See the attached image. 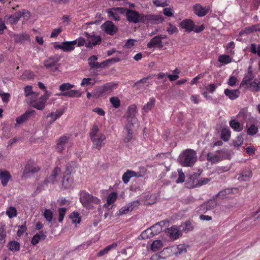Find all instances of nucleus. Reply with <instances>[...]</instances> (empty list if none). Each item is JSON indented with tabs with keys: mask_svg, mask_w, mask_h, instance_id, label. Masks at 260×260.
<instances>
[{
	"mask_svg": "<svg viewBox=\"0 0 260 260\" xmlns=\"http://www.w3.org/2000/svg\"><path fill=\"white\" fill-rule=\"evenodd\" d=\"M178 160L183 167H192L197 160V153L192 149H187L180 154Z\"/></svg>",
	"mask_w": 260,
	"mask_h": 260,
	"instance_id": "nucleus-1",
	"label": "nucleus"
},
{
	"mask_svg": "<svg viewBox=\"0 0 260 260\" xmlns=\"http://www.w3.org/2000/svg\"><path fill=\"white\" fill-rule=\"evenodd\" d=\"M89 135L93 146L100 150L104 144V141L106 140L105 135L100 132V129L96 124L92 126Z\"/></svg>",
	"mask_w": 260,
	"mask_h": 260,
	"instance_id": "nucleus-2",
	"label": "nucleus"
},
{
	"mask_svg": "<svg viewBox=\"0 0 260 260\" xmlns=\"http://www.w3.org/2000/svg\"><path fill=\"white\" fill-rule=\"evenodd\" d=\"M80 201L82 206L88 210L94 208V205H99L101 200L92 196L85 190H82L79 193Z\"/></svg>",
	"mask_w": 260,
	"mask_h": 260,
	"instance_id": "nucleus-3",
	"label": "nucleus"
},
{
	"mask_svg": "<svg viewBox=\"0 0 260 260\" xmlns=\"http://www.w3.org/2000/svg\"><path fill=\"white\" fill-rule=\"evenodd\" d=\"M117 85L113 82H109L95 87L92 91L93 97L98 99L111 93L116 88Z\"/></svg>",
	"mask_w": 260,
	"mask_h": 260,
	"instance_id": "nucleus-4",
	"label": "nucleus"
},
{
	"mask_svg": "<svg viewBox=\"0 0 260 260\" xmlns=\"http://www.w3.org/2000/svg\"><path fill=\"white\" fill-rule=\"evenodd\" d=\"M51 92L50 91L45 90V93L42 95L38 99L31 101V106L37 110H43L46 106L47 101L51 96Z\"/></svg>",
	"mask_w": 260,
	"mask_h": 260,
	"instance_id": "nucleus-5",
	"label": "nucleus"
},
{
	"mask_svg": "<svg viewBox=\"0 0 260 260\" xmlns=\"http://www.w3.org/2000/svg\"><path fill=\"white\" fill-rule=\"evenodd\" d=\"M126 11L125 16L126 19L129 22L137 23L139 22L144 23V14H140L135 10L124 9Z\"/></svg>",
	"mask_w": 260,
	"mask_h": 260,
	"instance_id": "nucleus-6",
	"label": "nucleus"
},
{
	"mask_svg": "<svg viewBox=\"0 0 260 260\" xmlns=\"http://www.w3.org/2000/svg\"><path fill=\"white\" fill-rule=\"evenodd\" d=\"M40 170V168L36 164L34 160L29 159L27 162L23 171V175H27L29 173H35Z\"/></svg>",
	"mask_w": 260,
	"mask_h": 260,
	"instance_id": "nucleus-7",
	"label": "nucleus"
},
{
	"mask_svg": "<svg viewBox=\"0 0 260 260\" xmlns=\"http://www.w3.org/2000/svg\"><path fill=\"white\" fill-rule=\"evenodd\" d=\"M166 36L165 35H159L152 38L147 43V46L149 48H161L163 45L162 44V39H166Z\"/></svg>",
	"mask_w": 260,
	"mask_h": 260,
	"instance_id": "nucleus-8",
	"label": "nucleus"
},
{
	"mask_svg": "<svg viewBox=\"0 0 260 260\" xmlns=\"http://www.w3.org/2000/svg\"><path fill=\"white\" fill-rule=\"evenodd\" d=\"M71 136V134H65L58 138L56 146L57 152L61 153L64 150L65 145L68 143Z\"/></svg>",
	"mask_w": 260,
	"mask_h": 260,
	"instance_id": "nucleus-9",
	"label": "nucleus"
},
{
	"mask_svg": "<svg viewBox=\"0 0 260 260\" xmlns=\"http://www.w3.org/2000/svg\"><path fill=\"white\" fill-rule=\"evenodd\" d=\"M136 109L137 107L135 105H132L128 107L126 114L127 123H130V124H132L136 123L137 122V119L136 117Z\"/></svg>",
	"mask_w": 260,
	"mask_h": 260,
	"instance_id": "nucleus-10",
	"label": "nucleus"
},
{
	"mask_svg": "<svg viewBox=\"0 0 260 260\" xmlns=\"http://www.w3.org/2000/svg\"><path fill=\"white\" fill-rule=\"evenodd\" d=\"M59 60L60 57H50L48 59L44 60V65L47 69L55 72L58 69L56 65Z\"/></svg>",
	"mask_w": 260,
	"mask_h": 260,
	"instance_id": "nucleus-11",
	"label": "nucleus"
},
{
	"mask_svg": "<svg viewBox=\"0 0 260 260\" xmlns=\"http://www.w3.org/2000/svg\"><path fill=\"white\" fill-rule=\"evenodd\" d=\"M103 30L108 35L113 36L118 31V28L111 21H107L101 26Z\"/></svg>",
	"mask_w": 260,
	"mask_h": 260,
	"instance_id": "nucleus-12",
	"label": "nucleus"
},
{
	"mask_svg": "<svg viewBox=\"0 0 260 260\" xmlns=\"http://www.w3.org/2000/svg\"><path fill=\"white\" fill-rule=\"evenodd\" d=\"M216 199L215 197H214L213 199L210 200L201 205L199 210L200 213H204L208 210L214 209L217 206Z\"/></svg>",
	"mask_w": 260,
	"mask_h": 260,
	"instance_id": "nucleus-13",
	"label": "nucleus"
},
{
	"mask_svg": "<svg viewBox=\"0 0 260 260\" xmlns=\"http://www.w3.org/2000/svg\"><path fill=\"white\" fill-rule=\"evenodd\" d=\"M134 125L130 124V123H126L124 126V129L125 132H124L123 138L124 142L128 143L133 139Z\"/></svg>",
	"mask_w": 260,
	"mask_h": 260,
	"instance_id": "nucleus-14",
	"label": "nucleus"
},
{
	"mask_svg": "<svg viewBox=\"0 0 260 260\" xmlns=\"http://www.w3.org/2000/svg\"><path fill=\"white\" fill-rule=\"evenodd\" d=\"M193 10L198 16L204 17L208 13L210 10V7L209 6L203 7L200 4H196L193 6Z\"/></svg>",
	"mask_w": 260,
	"mask_h": 260,
	"instance_id": "nucleus-15",
	"label": "nucleus"
},
{
	"mask_svg": "<svg viewBox=\"0 0 260 260\" xmlns=\"http://www.w3.org/2000/svg\"><path fill=\"white\" fill-rule=\"evenodd\" d=\"M144 23H147L149 21L154 23H159L164 21V18L162 16L155 14H144Z\"/></svg>",
	"mask_w": 260,
	"mask_h": 260,
	"instance_id": "nucleus-16",
	"label": "nucleus"
},
{
	"mask_svg": "<svg viewBox=\"0 0 260 260\" xmlns=\"http://www.w3.org/2000/svg\"><path fill=\"white\" fill-rule=\"evenodd\" d=\"M169 221L168 220H165L160 221L158 222L150 228L152 230L154 235H157L159 234L162 230H164V227L169 226Z\"/></svg>",
	"mask_w": 260,
	"mask_h": 260,
	"instance_id": "nucleus-17",
	"label": "nucleus"
},
{
	"mask_svg": "<svg viewBox=\"0 0 260 260\" xmlns=\"http://www.w3.org/2000/svg\"><path fill=\"white\" fill-rule=\"evenodd\" d=\"M180 26L185 30L186 32H190L194 30L195 23L193 20L190 19H185L182 20L180 23Z\"/></svg>",
	"mask_w": 260,
	"mask_h": 260,
	"instance_id": "nucleus-18",
	"label": "nucleus"
},
{
	"mask_svg": "<svg viewBox=\"0 0 260 260\" xmlns=\"http://www.w3.org/2000/svg\"><path fill=\"white\" fill-rule=\"evenodd\" d=\"M253 77L252 67L250 66L248 67L247 73L244 75L240 86H246L248 87L249 86V84L252 82Z\"/></svg>",
	"mask_w": 260,
	"mask_h": 260,
	"instance_id": "nucleus-19",
	"label": "nucleus"
},
{
	"mask_svg": "<svg viewBox=\"0 0 260 260\" xmlns=\"http://www.w3.org/2000/svg\"><path fill=\"white\" fill-rule=\"evenodd\" d=\"M35 113V111L34 110L26 111L24 114L16 118V123L15 124V126L17 125L23 123Z\"/></svg>",
	"mask_w": 260,
	"mask_h": 260,
	"instance_id": "nucleus-20",
	"label": "nucleus"
},
{
	"mask_svg": "<svg viewBox=\"0 0 260 260\" xmlns=\"http://www.w3.org/2000/svg\"><path fill=\"white\" fill-rule=\"evenodd\" d=\"M11 179L12 176L8 171L0 169V180L3 186H7Z\"/></svg>",
	"mask_w": 260,
	"mask_h": 260,
	"instance_id": "nucleus-21",
	"label": "nucleus"
},
{
	"mask_svg": "<svg viewBox=\"0 0 260 260\" xmlns=\"http://www.w3.org/2000/svg\"><path fill=\"white\" fill-rule=\"evenodd\" d=\"M167 233L170 238L174 240L178 239L182 235L181 231L176 225H173L170 228L167 229Z\"/></svg>",
	"mask_w": 260,
	"mask_h": 260,
	"instance_id": "nucleus-22",
	"label": "nucleus"
},
{
	"mask_svg": "<svg viewBox=\"0 0 260 260\" xmlns=\"http://www.w3.org/2000/svg\"><path fill=\"white\" fill-rule=\"evenodd\" d=\"M140 205V202L136 200L129 203L127 206L123 207L119 210L121 214H126L128 211L133 210L135 208L138 207Z\"/></svg>",
	"mask_w": 260,
	"mask_h": 260,
	"instance_id": "nucleus-23",
	"label": "nucleus"
},
{
	"mask_svg": "<svg viewBox=\"0 0 260 260\" xmlns=\"http://www.w3.org/2000/svg\"><path fill=\"white\" fill-rule=\"evenodd\" d=\"M118 10L120 11L121 13H123L124 12V8H115L113 9H108L107 11L108 17L111 19H112L116 21H118L120 20L119 15L115 13L114 11Z\"/></svg>",
	"mask_w": 260,
	"mask_h": 260,
	"instance_id": "nucleus-24",
	"label": "nucleus"
},
{
	"mask_svg": "<svg viewBox=\"0 0 260 260\" xmlns=\"http://www.w3.org/2000/svg\"><path fill=\"white\" fill-rule=\"evenodd\" d=\"M134 177H140L141 175L140 174L138 175L137 173L134 171L127 170L123 174L122 179L125 184H127L129 181L130 179Z\"/></svg>",
	"mask_w": 260,
	"mask_h": 260,
	"instance_id": "nucleus-25",
	"label": "nucleus"
},
{
	"mask_svg": "<svg viewBox=\"0 0 260 260\" xmlns=\"http://www.w3.org/2000/svg\"><path fill=\"white\" fill-rule=\"evenodd\" d=\"M77 43V40L72 41H64L62 42V51L65 52H70L75 49V45Z\"/></svg>",
	"mask_w": 260,
	"mask_h": 260,
	"instance_id": "nucleus-26",
	"label": "nucleus"
},
{
	"mask_svg": "<svg viewBox=\"0 0 260 260\" xmlns=\"http://www.w3.org/2000/svg\"><path fill=\"white\" fill-rule=\"evenodd\" d=\"M60 168L58 167H55L54 169L52 174L48 177L47 180V182L54 184L57 181V177L60 174Z\"/></svg>",
	"mask_w": 260,
	"mask_h": 260,
	"instance_id": "nucleus-27",
	"label": "nucleus"
},
{
	"mask_svg": "<svg viewBox=\"0 0 260 260\" xmlns=\"http://www.w3.org/2000/svg\"><path fill=\"white\" fill-rule=\"evenodd\" d=\"M74 183V179L71 175H65L63 176L62 181V186L64 188H70Z\"/></svg>",
	"mask_w": 260,
	"mask_h": 260,
	"instance_id": "nucleus-28",
	"label": "nucleus"
},
{
	"mask_svg": "<svg viewBox=\"0 0 260 260\" xmlns=\"http://www.w3.org/2000/svg\"><path fill=\"white\" fill-rule=\"evenodd\" d=\"M225 95L231 100H234L239 96L240 91L238 89L230 90L225 89L224 91Z\"/></svg>",
	"mask_w": 260,
	"mask_h": 260,
	"instance_id": "nucleus-29",
	"label": "nucleus"
},
{
	"mask_svg": "<svg viewBox=\"0 0 260 260\" xmlns=\"http://www.w3.org/2000/svg\"><path fill=\"white\" fill-rule=\"evenodd\" d=\"M56 95L58 96H65L70 98H74L80 97L81 96V93L80 91L77 90L71 89L69 91L64 92L58 93Z\"/></svg>",
	"mask_w": 260,
	"mask_h": 260,
	"instance_id": "nucleus-30",
	"label": "nucleus"
},
{
	"mask_svg": "<svg viewBox=\"0 0 260 260\" xmlns=\"http://www.w3.org/2000/svg\"><path fill=\"white\" fill-rule=\"evenodd\" d=\"M29 36L28 35L22 33L14 36V41L17 43H23L26 41H29Z\"/></svg>",
	"mask_w": 260,
	"mask_h": 260,
	"instance_id": "nucleus-31",
	"label": "nucleus"
},
{
	"mask_svg": "<svg viewBox=\"0 0 260 260\" xmlns=\"http://www.w3.org/2000/svg\"><path fill=\"white\" fill-rule=\"evenodd\" d=\"M98 59V57L95 55L91 56L88 59V64L91 69H100L102 68V64L95 61Z\"/></svg>",
	"mask_w": 260,
	"mask_h": 260,
	"instance_id": "nucleus-32",
	"label": "nucleus"
},
{
	"mask_svg": "<svg viewBox=\"0 0 260 260\" xmlns=\"http://www.w3.org/2000/svg\"><path fill=\"white\" fill-rule=\"evenodd\" d=\"M248 88H253V90L255 92L260 91V75H258L256 78L254 79L253 82L249 84Z\"/></svg>",
	"mask_w": 260,
	"mask_h": 260,
	"instance_id": "nucleus-33",
	"label": "nucleus"
},
{
	"mask_svg": "<svg viewBox=\"0 0 260 260\" xmlns=\"http://www.w3.org/2000/svg\"><path fill=\"white\" fill-rule=\"evenodd\" d=\"M252 177V172L249 170L242 171L239 177V180L246 181Z\"/></svg>",
	"mask_w": 260,
	"mask_h": 260,
	"instance_id": "nucleus-34",
	"label": "nucleus"
},
{
	"mask_svg": "<svg viewBox=\"0 0 260 260\" xmlns=\"http://www.w3.org/2000/svg\"><path fill=\"white\" fill-rule=\"evenodd\" d=\"M21 18V14L18 12H16L13 15H12L7 19V22H9L12 24H16Z\"/></svg>",
	"mask_w": 260,
	"mask_h": 260,
	"instance_id": "nucleus-35",
	"label": "nucleus"
},
{
	"mask_svg": "<svg viewBox=\"0 0 260 260\" xmlns=\"http://www.w3.org/2000/svg\"><path fill=\"white\" fill-rule=\"evenodd\" d=\"M207 159L212 163L215 164L221 160L219 155L214 154L212 152H209L207 154Z\"/></svg>",
	"mask_w": 260,
	"mask_h": 260,
	"instance_id": "nucleus-36",
	"label": "nucleus"
},
{
	"mask_svg": "<svg viewBox=\"0 0 260 260\" xmlns=\"http://www.w3.org/2000/svg\"><path fill=\"white\" fill-rule=\"evenodd\" d=\"M86 34L88 36L89 40L92 42V45L95 46L101 43L102 39L100 36H90L87 32H86Z\"/></svg>",
	"mask_w": 260,
	"mask_h": 260,
	"instance_id": "nucleus-37",
	"label": "nucleus"
},
{
	"mask_svg": "<svg viewBox=\"0 0 260 260\" xmlns=\"http://www.w3.org/2000/svg\"><path fill=\"white\" fill-rule=\"evenodd\" d=\"M232 193V189L226 188L219 191L215 197V198H220L221 199L225 198L228 195Z\"/></svg>",
	"mask_w": 260,
	"mask_h": 260,
	"instance_id": "nucleus-38",
	"label": "nucleus"
},
{
	"mask_svg": "<svg viewBox=\"0 0 260 260\" xmlns=\"http://www.w3.org/2000/svg\"><path fill=\"white\" fill-rule=\"evenodd\" d=\"M218 61L226 64L231 63L232 61V58L229 55L222 54L218 56Z\"/></svg>",
	"mask_w": 260,
	"mask_h": 260,
	"instance_id": "nucleus-39",
	"label": "nucleus"
},
{
	"mask_svg": "<svg viewBox=\"0 0 260 260\" xmlns=\"http://www.w3.org/2000/svg\"><path fill=\"white\" fill-rule=\"evenodd\" d=\"M154 235L151 228H148L143 232L140 235V237L142 239H147L153 237Z\"/></svg>",
	"mask_w": 260,
	"mask_h": 260,
	"instance_id": "nucleus-40",
	"label": "nucleus"
},
{
	"mask_svg": "<svg viewBox=\"0 0 260 260\" xmlns=\"http://www.w3.org/2000/svg\"><path fill=\"white\" fill-rule=\"evenodd\" d=\"M9 249L12 251H18L20 249V244L18 242L13 241L10 242L8 244Z\"/></svg>",
	"mask_w": 260,
	"mask_h": 260,
	"instance_id": "nucleus-41",
	"label": "nucleus"
},
{
	"mask_svg": "<svg viewBox=\"0 0 260 260\" xmlns=\"http://www.w3.org/2000/svg\"><path fill=\"white\" fill-rule=\"evenodd\" d=\"M63 113V111L62 110H57L55 112H51L48 116L47 117H51L52 120L50 122L51 123H52L54 122L57 119L60 117Z\"/></svg>",
	"mask_w": 260,
	"mask_h": 260,
	"instance_id": "nucleus-42",
	"label": "nucleus"
},
{
	"mask_svg": "<svg viewBox=\"0 0 260 260\" xmlns=\"http://www.w3.org/2000/svg\"><path fill=\"white\" fill-rule=\"evenodd\" d=\"M155 100L154 98L152 97L149 99V101L143 107V110L146 112H148L150 111L153 106L155 104Z\"/></svg>",
	"mask_w": 260,
	"mask_h": 260,
	"instance_id": "nucleus-43",
	"label": "nucleus"
},
{
	"mask_svg": "<svg viewBox=\"0 0 260 260\" xmlns=\"http://www.w3.org/2000/svg\"><path fill=\"white\" fill-rule=\"evenodd\" d=\"M43 215L47 221L50 222L53 219V212L50 209H45L43 212Z\"/></svg>",
	"mask_w": 260,
	"mask_h": 260,
	"instance_id": "nucleus-44",
	"label": "nucleus"
},
{
	"mask_svg": "<svg viewBox=\"0 0 260 260\" xmlns=\"http://www.w3.org/2000/svg\"><path fill=\"white\" fill-rule=\"evenodd\" d=\"M162 247V242L160 240L154 241L151 245V249L153 251H156Z\"/></svg>",
	"mask_w": 260,
	"mask_h": 260,
	"instance_id": "nucleus-45",
	"label": "nucleus"
},
{
	"mask_svg": "<svg viewBox=\"0 0 260 260\" xmlns=\"http://www.w3.org/2000/svg\"><path fill=\"white\" fill-rule=\"evenodd\" d=\"M231 136V132L230 130L226 128L222 129L221 132V138L224 141H227L229 140Z\"/></svg>",
	"mask_w": 260,
	"mask_h": 260,
	"instance_id": "nucleus-46",
	"label": "nucleus"
},
{
	"mask_svg": "<svg viewBox=\"0 0 260 260\" xmlns=\"http://www.w3.org/2000/svg\"><path fill=\"white\" fill-rule=\"evenodd\" d=\"M6 215L9 218L16 217L17 215V210L14 207H9L6 211Z\"/></svg>",
	"mask_w": 260,
	"mask_h": 260,
	"instance_id": "nucleus-47",
	"label": "nucleus"
},
{
	"mask_svg": "<svg viewBox=\"0 0 260 260\" xmlns=\"http://www.w3.org/2000/svg\"><path fill=\"white\" fill-rule=\"evenodd\" d=\"M47 236L42 235L40 236L38 234L35 235L31 240V243L32 245H36L41 240H45Z\"/></svg>",
	"mask_w": 260,
	"mask_h": 260,
	"instance_id": "nucleus-48",
	"label": "nucleus"
},
{
	"mask_svg": "<svg viewBox=\"0 0 260 260\" xmlns=\"http://www.w3.org/2000/svg\"><path fill=\"white\" fill-rule=\"evenodd\" d=\"M117 198V193L116 192H111L107 198V203L108 205H110L114 203Z\"/></svg>",
	"mask_w": 260,
	"mask_h": 260,
	"instance_id": "nucleus-49",
	"label": "nucleus"
},
{
	"mask_svg": "<svg viewBox=\"0 0 260 260\" xmlns=\"http://www.w3.org/2000/svg\"><path fill=\"white\" fill-rule=\"evenodd\" d=\"M120 60V58L118 57L112 58L110 59H107L103 62H102L101 64H102V67H107L109 66L110 64H112L115 62H118Z\"/></svg>",
	"mask_w": 260,
	"mask_h": 260,
	"instance_id": "nucleus-50",
	"label": "nucleus"
},
{
	"mask_svg": "<svg viewBox=\"0 0 260 260\" xmlns=\"http://www.w3.org/2000/svg\"><path fill=\"white\" fill-rule=\"evenodd\" d=\"M74 87V85L70 83H63L59 87V90L62 92H64L67 90H70Z\"/></svg>",
	"mask_w": 260,
	"mask_h": 260,
	"instance_id": "nucleus-51",
	"label": "nucleus"
},
{
	"mask_svg": "<svg viewBox=\"0 0 260 260\" xmlns=\"http://www.w3.org/2000/svg\"><path fill=\"white\" fill-rule=\"evenodd\" d=\"M250 51L253 54H257L260 57V44L257 46L255 43H252L250 45Z\"/></svg>",
	"mask_w": 260,
	"mask_h": 260,
	"instance_id": "nucleus-52",
	"label": "nucleus"
},
{
	"mask_svg": "<svg viewBox=\"0 0 260 260\" xmlns=\"http://www.w3.org/2000/svg\"><path fill=\"white\" fill-rule=\"evenodd\" d=\"M110 102L114 108H118L120 105V101L117 96H112L109 99Z\"/></svg>",
	"mask_w": 260,
	"mask_h": 260,
	"instance_id": "nucleus-53",
	"label": "nucleus"
},
{
	"mask_svg": "<svg viewBox=\"0 0 260 260\" xmlns=\"http://www.w3.org/2000/svg\"><path fill=\"white\" fill-rule=\"evenodd\" d=\"M150 78L149 76L143 78L140 80L138 81L136 83H134L133 85V87H136L137 89H140L141 88V84H146L147 85L149 84V82H148V80Z\"/></svg>",
	"mask_w": 260,
	"mask_h": 260,
	"instance_id": "nucleus-54",
	"label": "nucleus"
},
{
	"mask_svg": "<svg viewBox=\"0 0 260 260\" xmlns=\"http://www.w3.org/2000/svg\"><path fill=\"white\" fill-rule=\"evenodd\" d=\"M24 95L26 97H28L31 94H35V95L38 96L39 95L38 93H36L32 91V86L30 85H27L24 88Z\"/></svg>",
	"mask_w": 260,
	"mask_h": 260,
	"instance_id": "nucleus-55",
	"label": "nucleus"
},
{
	"mask_svg": "<svg viewBox=\"0 0 260 260\" xmlns=\"http://www.w3.org/2000/svg\"><path fill=\"white\" fill-rule=\"evenodd\" d=\"M70 218L74 223H79L81 221L79 214L77 212H73L70 215Z\"/></svg>",
	"mask_w": 260,
	"mask_h": 260,
	"instance_id": "nucleus-56",
	"label": "nucleus"
},
{
	"mask_svg": "<svg viewBox=\"0 0 260 260\" xmlns=\"http://www.w3.org/2000/svg\"><path fill=\"white\" fill-rule=\"evenodd\" d=\"M230 125L234 130L236 131L240 132L241 130L240 123L236 120H231L230 122Z\"/></svg>",
	"mask_w": 260,
	"mask_h": 260,
	"instance_id": "nucleus-57",
	"label": "nucleus"
},
{
	"mask_svg": "<svg viewBox=\"0 0 260 260\" xmlns=\"http://www.w3.org/2000/svg\"><path fill=\"white\" fill-rule=\"evenodd\" d=\"M258 132V127L254 124H251L247 129V134L250 136H253Z\"/></svg>",
	"mask_w": 260,
	"mask_h": 260,
	"instance_id": "nucleus-58",
	"label": "nucleus"
},
{
	"mask_svg": "<svg viewBox=\"0 0 260 260\" xmlns=\"http://www.w3.org/2000/svg\"><path fill=\"white\" fill-rule=\"evenodd\" d=\"M253 32H254V31L253 30L252 26L251 25L250 26L246 27L241 31H240L239 32V36H242L245 34L248 35Z\"/></svg>",
	"mask_w": 260,
	"mask_h": 260,
	"instance_id": "nucleus-59",
	"label": "nucleus"
},
{
	"mask_svg": "<svg viewBox=\"0 0 260 260\" xmlns=\"http://www.w3.org/2000/svg\"><path fill=\"white\" fill-rule=\"evenodd\" d=\"M92 79L90 78H84L81 83V86L82 87L88 86L89 85L93 86L94 82H91Z\"/></svg>",
	"mask_w": 260,
	"mask_h": 260,
	"instance_id": "nucleus-60",
	"label": "nucleus"
},
{
	"mask_svg": "<svg viewBox=\"0 0 260 260\" xmlns=\"http://www.w3.org/2000/svg\"><path fill=\"white\" fill-rule=\"evenodd\" d=\"M67 209L65 208H60L58 209V220L59 222H61L64 218L66 214Z\"/></svg>",
	"mask_w": 260,
	"mask_h": 260,
	"instance_id": "nucleus-61",
	"label": "nucleus"
},
{
	"mask_svg": "<svg viewBox=\"0 0 260 260\" xmlns=\"http://www.w3.org/2000/svg\"><path fill=\"white\" fill-rule=\"evenodd\" d=\"M19 229L17 231V235L19 237L21 236L24 232H25L27 230V228L26 226V221L24 222L23 225L19 226Z\"/></svg>",
	"mask_w": 260,
	"mask_h": 260,
	"instance_id": "nucleus-62",
	"label": "nucleus"
},
{
	"mask_svg": "<svg viewBox=\"0 0 260 260\" xmlns=\"http://www.w3.org/2000/svg\"><path fill=\"white\" fill-rule=\"evenodd\" d=\"M243 138L242 135H238L234 142V145L235 146L239 147L243 144Z\"/></svg>",
	"mask_w": 260,
	"mask_h": 260,
	"instance_id": "nucleus-63",
	"label": "nucleus"
},
{
	"mask_svg": "<svg viewBox=\"0 0 260 260\" xmlns=\"http://www.w3.org/2000/svg\"><path fill=\"white\" fill-rule=\"evenodd\" d=\"M193 230V226L189 221H187L185 222L184 226L183 227L182 230L187 233L188 232L191 231Z\"/></svg>",
	"mask_w": 260,
	"mask_h": 260,
	"instance_id": "nucleus-64",
	"label": "nucleus"
}]
</instances>
